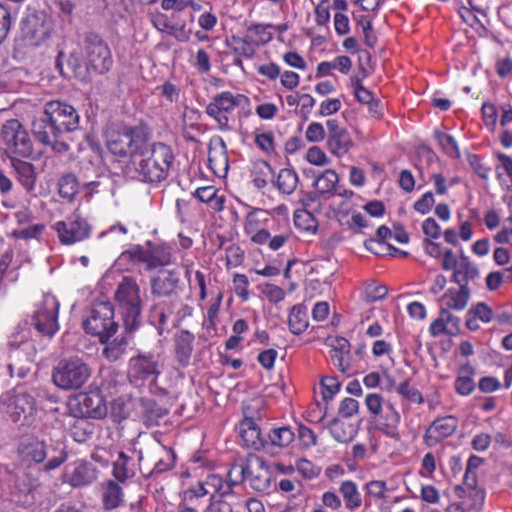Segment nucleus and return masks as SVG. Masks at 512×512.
Returning a JSON list of instances; mask_svg holds the SVG:
<instances>
[{
  "label": "nucleus",
  "instance_id": "obj_26",
  "mask_svg": "<svg viewBox=\"0 0 512 512\" xmlns=\"http://www.w3.org/2000/svg\"><path fill=\"white\" fill-rule=\"evenodd\" d=\"M401 413L395 407V403L387 401L381 414L376 420V428L382 435L394 442L401 440Z\"/></svg>",
  "mask_w": 512,
  "mask_h": 512
},
{
  "label": "nucleus",
  "instance_id": "obj_63",
  "mask_svg": "<svg viewBox=\"0 0 512 512\" xmlns=\"http://www.w3.org/2000/svg\"><path fill=\"white\" fill-rule=\"evenodd\" d=\"M482 120L487 129L494 131L497 127L498 110L494 103L484 102L481 107Z\"/></svg>",
  "mask_w": 512,
  "mask_h": 512
},
{
  "label": "nucleus",
  "instance_id": "obj_45",
  "mask_svg": "<svg viewBox=\"0 0 512 512\" xmlns=\"http://www.w3.org/2000/svg\"><path fill=\"white\" fill-rule=\"evenodd\" d=\"M135 475V463L132 457L126 452L120 451L117 459L113 464V476L118 482H126V480Z\"/></svg>",
  "mask_w": 512,
  "mask_h": 512
},
{
  "label": "nucleus",
  "instance_id": "obj_53",
  "mask_svg": "<svg viewBox=\"0 0 512 512\" xmlns=\"http://www.w3.org/2000/svg\"><path fill=\"white\" fill-rule=\"evenodd\" d=\"M177 461L176 452L172 448H163L158 459L154 463V468L150 471L151 476L161 475L175 467Z\"/></svg>",
  "mask_w": 512,
  "mask_h": 512
},
{
  "label": "nucleus",
  "instance_id": "obj_60",
  "mask_svg": "<svg viewBox=\"0 0 512 512\" xmlns=\"http://www.w3.org/2000/svg\"><path fill=\"white\" fill-rule=\"evenodd\" d=\"M396 392L398 395L412 403L423 404L424 402L423 394L421 391L415 387H412L409 380L401 381L396 387Z\"/></svg>",
  "mask_w": 512,
  "mask_h": 512
},
{
  "label": "nucleus",
  "instance_id": "obj_25",
  "mask_svg": "<svg viewBox=\"0 0 512 512\" xmlns=\"http://www.w3.org/2000/svg\"><path fill=\"white\" fill-rule=\"evenodd\" d=\"M179 289L180 274L176 269L165 270L150 280V290L154 297L177 298Z\"/></svg>",
  "mask_w": 512,
  "mask_h": 512
},
{
  "label": "nucleus",
  "instance_id": "obj_3",
  "mask_svg": "<svg viewBox=\"0 0 512 512\" xmlns=\"http://www.w3.org/2000/svg\"><path fill=\"white\" fill-rule=\"evenodd\" d=\"M49 444L45 438L36 434H24L18 437L16 455L25 468L39 467L43 472L57 470L69 457L65 448L54 449V455L48 458Z\"/></svg>",
  "mask_w": 512,
  "mask_h": 512
},
{
  "label": "nucleus",
  "instance_id": "obj_28",
  "mask_svg": "<svg viewBox=\"0 0 512 512\" xmlns=\"http://www.w3.org/2000/svg\"><path fill=\"white\" fill-rule=\"evenodd\" d=\"M239 437L243 447L253 450H265V438L252 417H245L239 424Z\"/></svg>",
  "mask_w": 512,
  "mask_h": 512
},
{
  "label": "nucleus",
  "instance_id": "obj_48",
  "mask_svg": "<svg viewBox=\"0 0 512 512\" xmlns=\"http://www.w3.org/2000/svg\"><path fill=\"white\" fill-rule=\"evenodd\" d=\"M79 181L75 174H63L58 180V194L64 200L74 201L79 191Z\"/></svg>",
  "mask_w": 512,
  "mask_h": 512
},
{
  "label": "nucleus",
  "instance_id": "obj_43",
  "mask_svg": "<svg viewBox=\"0 0 512 512\" xmlns=\"http://www.w3.org/2000/svg\"><path fill=\"white\" fill-rule=\"evenodd\" d=\"M95 469L87 461H77L75 468L70 475V484L73 487H82L93 482L95 479Z\"/></svg>",
  "mask_w": 512,
  "mask_h": 512
},
{
  "label": "nucleus",
  "instance_id": "obj_20",
  "mask_svg": "<svg viewBox=\"0 0 512 512\" xmlns=\"http://www.w3.org/2000/svg\"><path fill=\"white\" fill-rule=\"evenodd\" d=\"M71 411L74 416L104 418L107 414L106 401L100 390L86 391L76 396Z\"/></svg>",
  "mask_w": 512,
  "mask_h": 512
},
{
  "label": "nucleus",
  "instance_id": "obj_2",
  "mask_svg": "<svg viewBox=\"0 0 512 512\" xmlns=\"http://www.w3.org/2000/svg\"><path fill=\"white\" fill-rule=\"evenodd\" d=\"M80 127V115L70 103L53 100L45 103L44 116L32 123L38 141H49L52 135L72 133Z\"/></svg>",
  "mask_w": 512,
  "mask_h": 512
},
{
  "label": "nucleus",
  "instance_id": "obj_52",
  "mask_svg": "<svg viewBox=\"0 0 512 512\" xmlns=\"http://www.w3.org/2000/svg\"><path fill=\"white\" fill-rule=\"evenodd\" d=\"M13 262L12 250H7L0 257V289L6 283H15L18 281L19 272L17 269H9Z\"/></svg>",
  "mask_w": 512,
  "mask_h": 512
},
{
  "label": "nucleus",
  "instance_id": "obj_10",
  "mask_svg": "<svg viewBox=\"0 0 512 512\" xmlns=\"http://www.w3.org/2000/svg\"><path fill=\"white\" fill-rule=\"evenodd\" d=\"M273 23H252L246 27L242 36H231L233 53L245 55L246 59H253L260 47L266 46L274 39Z\"/></svg>",
  "mask_w": 512,
  "mask_h": 512
},
{
  "label": "nucleus",
  "instance_id": "obj_17",
  "mask_svg": "<svg viewBox=\"0 0 512 512\" xmlns=\"http://www.w3.org/2000/svg\"><path fill=\"white\" fill-rule=\"evenodd\" d=\"M58 236V241L64 245H72L86 241L92 234L91 224L81 215H71L66 220L52 224Z\"/></svg>",
  "mask_w": 512,
  "mask_h": 512
},
{
  "label": "nucleus",
  "instance_id": "obj_50",
  "mask_svg": "<svg viewBox=\"0 0 512 512\" xmlns=\"http://www.w3.org/2000/svg\"><path fill=\"white\" fill-rule=\"evenodd\" d=\"M339 181L338 174L333 169H326L314 181V187L320 194H334Z\"/></svg>",
  "mask_w": 512,
  "mask_h": 512
},
{
  "label": "nucleus",
  "instance_id": "obj_37",
  "mask_svg": "<svg viewBox=\"0 0 512 512\" xmlns=\"http://www.w3.org/2000/svg\"><path fill=\"white\" fill-rule=\"evenodd\" d=\"M9 408L18 417L26 412L32 414L36 408L35 397L25 390L15 391L10 398Z\"/></svg>",
  "mask_w": 512,
  "mask_h": 512
},
{
  "label": "nucleus",
  "instance_id": "obj_13",
  "mask_svg": "<svg viewBox=\"0 0 512 512\" xmlns=\"http://www.w3.org/2000/svg\"><path fill=\"white\" fill-rule=\"evenodd\" d=\"M59 300L51 294L43 295L36 304L31 324L41 336L53 337L59 331Z\"/></svg>",
  "mask_w": 512,
  "mask_h": 512
},
{
  "label": "nucleus",
  "instance_id": "obj_23",
  "mask_svg": "<svg viewBox=\"0 0 512 512\" xmlns=\"http://www.w3.org/2000/svg\"><path fill=\"white\" fill-rule=\"evenodd\" d=\"M327 140L326 144L331 154L342 157L348 154L354 147V141L349 134L348 129L342 127L337 119L326 121Z\"/></svg>",
  "mask_w": 512,
  "mask_h": 512
},
{
  "label": "nucleus",
  "instance_id": "obj_57",
  "mask_svg": "<svg viewBox=\"0 0 512 512\" xmlns=\"http://www.w3.org/2000/svg\"><path fill=\"white\" fill-rule=\"evenodd\" d=\"M327 416V402L314 401L308 404V408L303 413V417L309 423H321Z\"/></svg>",
  "mask_w": 512,
  "mask_h": 512
},
{
  "label": "nucleus",
  "instance_id": "obj_46",
  "mask_svg": "<svg viewBox=\"0 0 512 512\" xmlns=\"http://www.w3.org/2000/svg\"><path fill=\"white\" fill-rule=\"evenodd\" d=\"M274 175V169L267 161H257L251 168V181L255 188L264 189Z\"/></svg>",
  "mask_w": 512,
  "mask_h": 512
},
{
  "label": "nucleus",
  "instance_id": "obj_15",
  "mask_svg": "<svg viewBox=\"0 0 512 512\" xmlns=\"http://www.w3.org/2000/svg\"><path fill=\"white\" fill-rule=\"evenodd\" d=\"M441 267L446 271L452 270L450 281L462 288H469V283L475 282L480 276L479 268L463 250L457 258L453 250L446 249Z\"/></svg>",
  "mask_w": 512,
  "mask_h": 512
},
{
  "label": "nucleus",
  "instance_id": "obj_64",
  "mask_svg": "<svg viewBox=\"0 0 512 512\" xmlns=\"http://www.w3.org/2000/svg\"><path fill=\"white\" fill-rule=\"evenodd\" d=\"M305 138L310 143H318L327 140V132L321 122H310L305 130Z\"/></svg>",
  "mask_w": 512,
  "mask_h": 512
},
{
  "label": "nucleus",
  "instance_id": "obj_11",
  "mask_svg": "<svg viewBox=\"0 0 512 512\" xmlns=\"http://www.w3.org/2000/svg\"><path fill=\"white\" fill-rule=\"evenodd\" d=\"M83 49L88 70L99 75L110 71L114 61L108 43L102 36L94 32L86 33L83 37Z\"/></svg>",
  "mask_w": 512,
  "mask_h": 512
},
{
  "label": "nucleus",
  "instance_id": "obj_39",
  "mask_svg": "<svg viewBox=\"0 0 512 512\" xmlns=\"http://www.w3.org/2000/svg\"><path fill=\"white\" fill-rule=\"evenodd\" d=\"M332 437L339 443H348L353 440L357 434L355 424L345 421V418L337 417L331 421L329 427Z\"/></svg>",
  "mask_w": 512,
  "mask_h": 512
},
{
  "label": "nucleus",
  "instance_id": "obj_27",
  "mask_svg": "<svg viewBox=\"0 0 512 512\" xmlns=\"http://www.w3.org/2000/svg\"><path fill=\"white\" fill-rule=\"evenodd\" d=\"M180 297L163 300L153 305L150 311V321L155 326L159 335H164L170 330L175 310L180 304Z\"/></svg>",
  "mask_w": 512,
  "mask_h": 512
},
{
  "label": "nucleus",
  "instance_id": "obj_31",
  "mask_svg": "<svg viewBox=\"0 0 512 512\" xmlns=\"http://www.w3.org/2000/svg\"><path fill=\"white\" fill-rule=\"evenodd\" d=\"M476 370L469 362L462 364L456 374L454 382V389L456 394L461 396H469L473 394L476 383H475Z\"/></svg>",
  "mask_w": 512,
  "mask_h": 512
},
{
  "label": "nucleus",
  "instance_id": "obj_7",
  "mask_svg": "<svg viewBox=\"0 0 512 512\" xmlns=\"http://www.w3.org/2000/svg\"><path fill=\"white\" fill-rule=\"evenodd\" d=\"M92 368L80 356L63 358L52 370V382L62 390H77L88 382Z\"/></svg>",
  "mask_w": 512,
  "mask_h": 512
},
{
  "label": "nucleus",
  "instance_id": "obj_14",
  "mask_svg": "<svg viewBox=\"0 0 512 512\" xmlns=\"http://www.w3.org/2000/svg\"><path fill=\"white\" fill-rule=\"evenodd\" d=\"M1 140L12 157H30L33 154L31 136L17 119L6 120L1 127Z\"/></svg>",
  "mask_w": 512,
  "mask_h": 512
},
{
  "label": "nucleus",
  "instance_id": "obj_51",
  "mask_svg": "<svg viewBox=\"0 0 512 512\" xmlns=\"http://www.w3.org/2000/svg\"><path fill=\"white\" fill-rule=\"evenodd\" d=\"M353 20L360 27L364 36L365 46L374 49L377 46V36L369 16L353 13Z\"/></svg>",
  "mask_w": 512,
  "mask_h": 512
},
{
  "label": "nucleus",
  "instance_id": "obj_12",
  "mask_svg": "<svg viewBox=\"0 0 512 512\" xmlns=\"http://www.w3.org/2000/svg\"><path fill=\"white\" fill-rule=\"evenodd\" d=\"M53 20L45 12L28 14L21 23V40L25 47H40L53 34Z\"/></svg>",
  "mask_w": 512,
  "mask_h": 512
},
{
  "label": "nucleus",
  "instance_id": "obj_16",
  "mask_svg": "<svg viewBox=\"0 0 512 512\" xmlns=\"http://www.w3.org/2000/svg\"><path fill=\"white\" fill-rule=\"evenodd\" d=\"M243 102H249L246 95L233 94L229 90L218 93L212 97L206 107V114L218 123V129L222 131L231 130L229 121L230 115Z\"/></svg>",
  "mask_w": 512,
  "mask_h": 512
},
{
  "label": "nucleus",
  "instance_id": "obj_8",
  "mask_svg": "<svg viewBox=\"0 0 512 512\" xmlns=\"http://www.w3.org/2000/svg\"><path fill=\"white\" fill-rule=\"evenodd\" d=\"M83 328L86 334L98 336L101 343L108 341L118 330L113 304L110 301L94 302L83 321Z\"/></svg>",
  "mask_w": 512,
  "mask_h": 512
},
{
  "label": "nucleus",
  "instance_id": "obj_58",
  "mask_svg": "<svg viewBox=\"0 0 512 512\" xmlns=\"http://www.w3.org/2000/svg\"><path fill=\"white\" fill-rule=\"evenodd\" d=\"M226 268H236L244 262L245 250L238 243H231L225 248Z\"/></svg>",
  "mask_w": 512,
  "mask_h": 512
},
{
  "label": "nucleus",
  "instance_id": "obj_29",
  "mask_svg": "<svg viewBox=\"0 0 512 512\" xmlns=\"http://www.w3.org/2000/svg\"><path fill=\"white\" fill-rule=\"evenodd\" d=\"M201 113L199 109L186 106L183 109V138L187 142L200 144L198 136L202 133Z\"/></svg>",
  "mask_w": 512,
  "mask_h": 512
},
{
  "label": "nucleus",
  "instance_id": "obj_34",
  "mask_svg": "<svg viewBox=\"0 0 512 512\" xmlns=\"http://www.w3.org/2000/svg\"><path fill=\"white\" fill-rule=\"evenodd\" d=\"M494 317L493 310L485 302H478L467 310L465 324L468 330L476 331L480 328L479 321L490 323Z\"/></svg>",
  "mask_w": 512,
  "mask_h": 512
},
{
  "label": "nucleus",
  "instance_id": "obj_24",
  "mask_svg": "<svg viewBox=\"0 0 512 512\" xmlns=\"http://www.w3.org/2000/svg\"><path fill=\"white\" fill-rule=\"evenodd\" d=\"M208 167L218 177H225L229 171L227 146L222 136L213 135L208 143Z\"/></svg>",
  "mask_w": 512,
  "mask_h": 512
},
{
  "label": "nucleus",
  "instance_id": "obj_62",
  "mask_svg": "<svg viewBox=\"0 0 512 512\" xmlns=\"http://www.w3.org/2000/svg\"><path fill=\"white\" fill-rule=\"evenodd\" d=\"M387 401H384L382 395L377 393H369L365 397V407L369 411V414L376 421L381 414L384 405Z\"/></svg>",
  "mask_w": 512,
  "mask_h": 512
},
{
  "label": "nucleus",
  "instance_id": "obj_33",
  "mask_svg": "<svg viewBox=\"0 0 512 512\" xmlns=\"http://www.w3.org/2000/svg\"><path fill=\"white\" fill-rule=\"evenodd\" d=\"M195 335L189 330H181L175 337V355L182 367H187L194 350Z\"/></svg>",
  "mask_w": 512,
  "mask_h": 512
},
{
  "label": "nucleus",
  "instance_id": "obj_35",
  "mask_svg": "<svg viewBox=\"0 0 512 512\" xmlns=\"http://www.w3.org/2000/svg\"><path fill=\"white\" fill-rule=\"evenodd\" d=\"M12 165L15 169L18 182L28 193H31L36 187V172L33 164L12 157Z\"/></svg>",
  "mask_w": 512,
  "mask_h": 512
},
{
  "label": "nucleus",
  "instance_id": "obj_61",
  "mask_svg": "<svg viewBox=\"0 0 512 512\" xmlns=\"http://www.w3.org/2000/svg\"><path fill=\"white\" fill-rule=\"evenodd\" d=\"M234 294L241 302H247L250 298V281L247 275L235 273L233 276Z\"/></svg>",
  "mask_w": 512,
  "mask_h": 512
},
{
  "label": "nucleus",
  "instance_id": "obj_36",
  "mask_svg": "<svg viewBox=\"0 0 512 512\" xmlns=\"http://www.w3.org/2000/svg\"><path fill=\"white\" fill-rule=\"evenodd\" d=\"M338 491L345 504V508L349 511H355L360 509L363 498L361 491L359 490L357 483L352 480H345L339 484Z\"/></svg>",
  "mask_w": 512,
  "mask_h": 512
},
{
  "label": "nucleus",
  "instance_id": "obj_6",
  "mask_svg": "<svg viewBox=\"0 0 512 512\" xmlns=\"http://www.w3.org/2000/svg\"><path fill=\"white\" fill-rule=\"evenodd\" d=\"M230 488L237 487L248 479L253 490L268 491L271 484V471L262 457L249 455L245 460L234 462L227 471Z\"/></svg>",
  "mask_w": 512,
  "mask_h": 512
},
{
  "label": "nucleus",
  "instance_id": "obj_54",
  "mask_svg": "<svg viewBox=\"0 0 512 512\" xmlns=\"http://www.w3.org/2000/svg\"><path fill=\"white\" fill-rule=\"evenodd\" d=\"M127 340L124 337L114 338L113 341H106L103 348V356L109 362L120 359L127 350Z\"/></svg>",
  "mask_w": 512,
  "mask_h": 512
},
{
  "label": "nucleus",
  "instance_id": "obj_40",
  "mask_svg": "<svg viewBox=\"0 0 512 512\" xmlns=\"http://www.w3.org/2000/svg\"><path fill=\"white\" fill-rule=\"evenodd\" d=\"M299 177L295 169L282 168L279 170L273 183L280 194L291 195L297 189Z\"/></svg>",
  "mask_w": 512,
  "mask_h": 512
},
{
  "label": "nucleus",
  "instance_id": "obj_32",
  "mask_svg": "<svg viewBox=\"0 0 512 512\" xmlns=\"http://www.w3.org/2000/svg\"><path fill=\"white\" fill-rule=\"evenodd\" d=\"M295 434L290 427H277L269 430L267 438H265V450L270 452H278L287 448L293 440Z\"/></svg>",
  "mask_w": 512,
  "mask_h": 512
},
{
  "label": "nucleus",
  "instance_id": "obj_42",
  "mask_svg": "<svg viewBox=\"0 0 512 512\" xmlns=\"http://www.w3.org/2000/svg\"><path fill=\"white\" fill-rule=\"evenodd\" d=\"M288 327L292 334L300 335L309 327V316L307 308L302 304L292 307L288 316Z\"/></svg>",
  "mask_w": 512,
  "mask_h": 512
},
{
  "label": "nucleus",
  "instance_id": "obj_18",
  "mask_svg": "<svg viewBox=\"0 0 512 512\" xmlns=\"http://www.w3.org/2000/svg\"><path fill=\"white\" fill-rule=\"evenodd\" d=\"M331 348L329 351L332 366L337 368L343 375H355L358 367L351 353V343L348 338L335 336L327 338Z\"/></svg>",
  "mask_w": 512,
  "mask_h": 512
},
{
  "label": "nucleus",
  "instance_id": "obj_19",
  "mask_svg": "<svg viewBox=\"0 0 512 512\" xmlns=\"http://www.w3.org/2000/svg\"><path fill=\"white\" fill-rule=\"evenodd\" d=\"M161 374L159 362L153 354H138L130 358L128 377L132 383H154Z\"/></svg>",
  "mask_w": 512,
  "mask_h": 512
},
{
  "label": "nucleus",
  "instance_id": "obj_55",
  "mask_svg": "<svg viewBox=\"0 0 512 512\" xmlns=\"http://www.w3.org/2000/svg\"><path fill=\"white\" fill-rule=\"evenodd\" d=\"M294 225L302 231L315 233L318 227V221L309 210L297 209L294 213Z\"/></svg>",
  "mask_w": 512,
  "mask_h": 512
},
{
  "label": "nucleus",
  "instance_id": "obj_4",
  "mask_svg": "<svg viewBox=\"0 0 512 512\" xmlns=\"http://www.w3.org/2000/svg\"><path fill=\"white\" fill-rule=\"evenodd\" d=\"M174 154L172 147L164 142H147L140 149L133 166L141 181L158 184L167 180L173 165Z\"/></svg>",
  "mask_w": 512,
  "mask_h": 512
},
{
  "label": "nucleus",
  "instance_id": "obj_59",
  "mask_svg": "<svg viewBox=\"0 0 512 512\" xmlns=\"http://www.w3.org/2000/svg\"><path fill=\"white\" fill-rule=\"evenodd\" d=\"M341 382L336 376H323L320 379L321 395L324 402L330 401L340 390Z\"/></svg>",
  "mask_w": 512,
  "mask_h": 512
},
{
  "label": "nucleus",
  "instance_id": "obj_5",
  "mask_svg": "<svg viewBox=\"0 0 512 512\" xmlns=\"http://www.w3.org/2000/svg\"><path fill=\"white\" fill-rule=\"evenodd\" d=\"M114 303L126 330L139 328L143 309L141 290L135 277L123 276L114 290Z\"/></svg>",
  "mask_w": 512,
  "mask_h": 512
},
{
  "label": "nucleus",
  "instance_id": "obj_44",
  "mask_svg": "<svg viewBox=\"0 0 512 512\" xmlns=\"http://www.w3.org/2000/svg\"><path fill=\"white\" fill-rule=\"evenodd\" d=\"M194 195L200 202L207 203L214 211L224 209L225 197L219 194V190L215 186L199 187L195 190Z\"/></svg>",
  "mask_w": 512,
  "mask_h": 512
},
{
  "label": "nucleus",
  "instance_id": "obj_49",
  "mask_svg": "<svg viewBox=\"0 0 512 512\" xmlns=\"http://www.w3.org/2000/svg\"><path fill=\"white\" fill-rule=\"evenodd\" d=\"M234 488L231 487L228 495H221V492H216V495L210 498V502L203 512H233Z\"/></svg>",
  "mask_w": 512,
  "mask_h": 512
},
{
  "label": "nucleus",
  "instance_id": "obj_21",
  "mask_svg": "<svg viewBox=\"0 0 512 512\" xmlns=\"http://www.w3.org/2000/svg\"><path fill=\"white\" fill-rule=\"evenodd\" d=\"M230 479L227 477V472L225 476L219 474H210L206 476L204 481H201L191 488H188L185 491V494L192 498L194 503H197V506L200 507L201 497L209 495L210 498L216 495V492H221V495H229L230 493Z\"/></svg>",
  "mask_w": 512,
  "mask_h": 512
},
{
  "label": "nucleus",
  "instance_id": "obj_22",
  "mask_svg": "<svg viewBox=\"0 0 512 512\" xmlns=\"http://www.w3.org/2000/svg\"><path fill=\"white\" fill-rule=\"evenodd\" d=\"M458 428L456 416L447 415L434 419L426 428L422 437L423 443L428 448H434L436 445L445 441L446 438L455 434Z\"/></svg>",
  "mask_w": 512,
  "mask_h": 512
},
{
  "label": "nucleus",
  "instance_id": "obj_47",
  "mask_svg": "<svg viewBox=\"0 0 512 512\" xmlns=\"http://www.w3.org/2000/svg\"><path fill=\"white\" fill-rule=\"evenodd\" d=\"M123 490L118 483L108 481L104 487L102 496L103 506L105 510H114L121 506L123 502Z\"/></svg>",
  "mask_w": 512,
  "mask_h": 512
},
{
  "label": "nucleus",
  "instance_id": "obj_9",
  "mask_svg": "<svg viewBox=\"0 0 512 512\" xmlns=\"http://www.w3.org/2000/svg\"><path fill=\"white\" fill-rule=\"evenodd\" d=\"M148 142V134L143 126H126L113 133L108 142L109 153L120 158L137 159L140 149Z\"/></svg>",
  "mask_w": 512,
  "mask_h": 512
},
{
  "label": "nucleus",
  "instance_id": "obj_38",
  "mask_svg": "<svg viewBox=\"0 0 512 512\" xmlns=\"http://www.w3.org/2000/svg\"><path fill=\"white\" fill-rule=\"evenodd\" d=\"M173 248L167 243L151 244L149 242V269L164 267L172 263Z\"/></svg>",
  "mask_w": 512,
  "mask_h": 512
},
{
  "label": "nucleus",
  "instance_id": "obj_41",
  "mask_svg": "<svg viewBox=\"0 0 512 512\" xmlns=\"http://www.w3.org/2000/svg\"><path fill=\"white\" fill-rule=\"evenodd\" d=\"M76 419L70 428V435L77 443H86L92 439L95 432V424L89 421L87 416H75Z\"/></svg>",
  "mask_w": 512,
  "mask_h": 512
},
{
  "label": "nucleus",
  "instance_id": "obj_1",
  "mask_svg": "<svg viewBox=\"0 0 512 512\" xmlns=\"http://www.w3.org/2000/svg\"><path fill=\"white\" fill-rule=\"evenodd\" d=\"M244 233L254 244H267L276 251L285 246L292 236L290 220L276 217L267 209L249 207L243 223Z\"/></svg>",
  "mask_w": 512,
  "mask_h": 512
},
{
  "label": "nucleus",
  "instance_id": "obj_56",
  "mask_svg": "<svg viewBox=\"0 0 512 512\" xmlns=\"http://www.w3.org/2000/svg\"><path fill=\"white\" fill-rule=\"evenodd\" d=\"M434 136L441 148L443 149L444 154L451 158H460L461 152L457 144V140L451 134L439 132L436 130Z\"/></svg>",
  "mask_w": 512,
  "mask_h": 512
},
{
  "label": "nucleus",
  "instance_id": "obj_30",
  "mask_svg": "<svg viewBox=\"0 0 512 512\" xmlns=\"http://www.w3.org/2000/svg\"><path fill=\"white\" fill-rule=\"evenodd\" d=\"M471 297L470 288H449L444 291L439 299L442 308L449 310L462 311L467 308Z\"/></svg>",
  "mask_w": 512,
  "mask_h": 512
}]
</instances>
